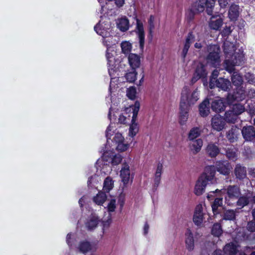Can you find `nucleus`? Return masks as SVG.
I'll use <instances>...</instances> for the list:
<instances>
[{"label": "nucleus", "mask_w": 255, "mask_h": 255, "mask_svg": "<svg viewBox=\"0 0 255 255\" xmlns=\"http://www.w3.org/2000/svg\"><path fill=\"white\" fill-rule=\"evenodd\" d=\"M122 52L125 54H129L132 49V44L129 41H123L121 44Z\"/></svg>", "instance_id": "40"}, {"label": "nucleus", "mask_w": 255, "mask_h": 255, "mask_svg": "<svg viewBox=\"0 0 255 255\" xmlns=\"http://www.w3.org/2000/svg\"><path fill=\"white\" fill-rule=\"evenodd\" d=\"M238 116L235 113L230 110L225 113V120L228 123H235L237 120Z\"/></svg>", "instance_id": "39"}, {"label": "nucleus", "mask_w": 255, "mask_h": 255, "mask_svg": "<svg viewBox=\"0 0 255 255\" xmlns=\"http://www.w3.org/2000/svg\"><path fill=\"white\" fill-rule=\"evenodd\" d=\"M180 109V123L183 125L187 120L188 118V111L189 107L186 106L185 108H182L181 105H179Z\"/></svg>", "instance_id": "32"}, {"label": "nucleus", "mask_w": 255, "mask_h": 255, "mask_svg": "<svg viewBox=\"0 0 255 255\" xmlns=\"http://www.w3.org/2000/svg\"><path fill=\"white\" fill-rule=\"evenodd\" d=\"M242 133L244 138L247 141H253L255 138V128L252 126L244 127Z\"/></svg>", "instance_id": "11"}, {"label": "nucleus", "mask_w": 255, "mask_h": 255, "mask_svg": "<svg viewBox=\"0 0 255 255\" xmlns=\"http://www.w3.org/2000/svg\"><path fill=\"white\" fill-rule=\"evenodd\" d=\"M241 93L239 94L237 92L236 95L234 96V98L237 101H242L246 97L245 92L244 90H240Z\"/></svg>", "instance_id": "52"}, {"label": "nucleus", "mask_w": 255, "mask_h": 255, "mask_svg": "<svg viewBox=\"0 0 255 255\" xmlns=\"http://www.w3.org/2000/svg\"><path fill=\"white\" fill-rule=\"evenodd\" d=\"M227 138L230 142H235L237 141V135L232 130L229 131L227 134Z\"/></svg>", "instance_id": "51"}, {"label": "nucleus", "mask_w": 255, "mask_h": 255, "mask_svg": "<svg viewBox=\"0 0 255 255\" xmlns=\"http://www.w3.org/2000/svg\"><path fill=\"white\" fill-rule=\"evenodd\" d=\"M107 196L106 192L104 191H100L93 198V201L98 205H103L104 202L106 201Z\"/></svg>", "instance_id": "30"}, {"label": "nucleus", "mask_w": 255, "mask_h": 255, "mask_svg": "<svg viewBox=\"0 0 255 255\" xmlns=\"http://www.w3.org/2000/svg\"><path fill=\"white\" fill-rule=\"evenodd\" d=\"M218 193L219 196H223L226 193L225 197V202L229 206H232L241 195L240 188L237 185H229L227 189H216L213 193Z\"/></svg>", "instance_id": "4"}, {"label": "nucleus", "mask_w": 255, "mask_h": 255, "mask_svg": "<svg viewBox=\"0 0 255 255\" xmlns=\"http://www.w3.org/2000/svg\"><path fill=\"white\" fill-rule=\"evenodd\" d=\"M161 180V176L158 175H155L154 179V185L153 187L155 189L158 187Z\"/></svg>", "instance_id": "64"}, {"label": "nucleus", "mask_w": 255, "mask_h": 255, "mask_svg": "<svg viewBox=\"0 0 255 255\" xmlns=\"http://www.w3.org/2000/svg\"><path fill=\"white\" fill-rule=\"evenodd\" d=\"M140 108V103L138 101H136L134 104L130 106L129 108L126 109L127 112H130L132 110V119L131 124L129 129V135L133 137L138 131V126L135 122L137 114Z\"/></svg>", "instance_id": "7"}, {"label": "nucleus", "mask_w": 255, "mask_h": 255, "mask_svg": "<svg viewBox=\"0 0 255 255\" xmlns=\"http://www.w3.org/2000/svg\"><path fill=\"white\" fill-rule=\"evenodd\" d=\"M225 120L220 115H215L211 119L212 128L216 131H221L225 128Z\"/></svg>", "instance_id": "9"}, {"label": "nucleus", "mask_w": 255, "mask_h": 255, "mask_svg": "<svg viewBox=\"0 0 255 255\" xmlns=\"http://www.w3.org/2000/svg\"><path fill=\"white\" fill-rule=\"evenodd\" d=\"M162 169H163L162 164L160 162H159L157 166L156 171L155 173V175L161 176L162 172Z\"/></svg>", "instance_id": "63"}, {"label": "nucleus", "mask_w": 255, "mask_h": 255, "mask_svg": "<svg viewBox=\"0 0 255 255\" xmlns=\"http://www.w3.org/2000/svg\"><path fill=\"white\" fill-rule=\"evenodd\" d=\"M236 50V46L233 43L228 41L224 42V51L226 55L224 64L226 70L230 73L233 72L234 66L242 64L245 59L243 50Z\"/></svg>", "instance_id": "1"}, {"label": "nucleus", "mask_w": 255, "mask_h": 255, "mask_svg": "<svg viewBox=\"0 0 255 255\" xmlns=\"http://www.w3.org/2000/svg\"><path fill=\"white\" fill-rule=\"evenodd\" d=\"M201 132V130L199 128H193L190 130L188 134V138L190 140H193L200 135Z\"/></svg>", "instance_id": "41"}, {"label": "nucleus", "mask_w": 255, "mask_h": 255, "mask_svg": "<svg viewBox=\"0 0 255 255\" xmlns=\"http://www.w3.org/2000/svg\"><path fill=\"white\" fill-rule=\"evenodd\" d=\"M223 233V230L221 224L219 223H215L211 229V234L216 237H219Z\"/></svg>", "instance_id": "35"}, {"label": "nucleus", "mask_w": 255, "mask_h": 255, "mask_svg": "<svg viewBox=\"0 0 255 255\" xmlns=\"http://www.w3.org/2000/svg\"><path fill=\"white\" fill-rule=\"evenodd\" d=\"M124 140V138L120 133H116L113 139V141L115 143H123Z\"/></svg>", "instance_id": "49"}, {"label": "nucleus", "mask_w": 255, "mask_h": 255, "mask_svg": "<svg viewBox=\"0 0 255 255\" xmlns=\"http://www.w3.org/2000/svg\"><path fill=\"white\" fill-rule=\"evenodd\" d=\"M223 206V197H216L215 198L211 205L213 213L214 215H218L220 213L219 207Z\"/></svg>", "instance_id": "28"}, {"label": "nucleus", "mask_w": 255, "mask_h": 255, "mask_svg": "<svg viewBox=\"0 0 255 255\" xmlns=\"http://www.w3.org/2000/svg\"><path fill=\"white\" fill-rule=\"evenodd\" d=\"M185 236L186 247L189 251H191L194 248V239L193 234L190 229H187Z\"/></svg>", "instance_id": "19"}, {"label": "nucleus", "mask_w": 255, "mask_h": 255, "mask_svg": "<svg viewBox=\"0 0 255 255\" xmlns=\"http://www.w3.org/2000/svg\"><path fill=\"white\" fill-rule=\"evenodd\" d=\"M136 95V90L135 87H131L127 89V96L131 100H133L135 98Z\"/></svg>", "instance_id": "45"}, {"label": "nucleus", "mask_w": 255, "mask_h": 255, "mask_svg": "<svg viewBox=\"0 0 255 255\" xmlns=\"http://www.w3.org/2000/svg\"><path fill=\"white\" fill-rule=\"evenodd\" d=\"M240 7L237 4H232L228 11V17L232 21H236L239 16Z\"/></svg>", "instance_id": "23"}, {"label": "nucleus", "mask_w": 255, "mask_h": 255, "mask_svg": "<svg viewBox=\"0 0 255 255\" xmlns=\"http://www.w3.org/2000/svg\"><path fill=\"white\" fill-rule=\"evenodd\" d=\"M101 222L98 216H91L85 223L86 227L88 231H93L97 227Z\"/></svg>", "instance_id": "24"}, {"label": "nucleus", "mask_w": 255, "mask_h": 255, "mask_svg": "<svg viewBox=\"0 0 255 255\" xmlns=\"http://www.w3.org/2000/svg\"><path fill=\"white\" fill-rule=\"evenodd\" d=\"M206 151L211 157H216L219 153V149L215 144H208Z\"/></svg>", "instance_id": "34"}, {"label": "nucleus", "mask_w": 255, "mask_h": 255, "mask_svg": "<svg viewBox=\"0 0 255 255\" xmlns=\"http://www.w3.org/2000/svg\"><path fill=\"white\" fill-rule=\"evenodd\" d=\"M207 75V72L205 70V66L202 63H199L197 66L195 72L191 81L194 83L200 78L205 77Z\"/></svg>", "instance_id": "17"}, {"label": "nucleus", "mask_w": 255, "mask_h": 255, "mask_svg": "<svg viewBox=\"0 0 255 255\" xmlns=\"http://www.w3.org/2000/svg\"><path fill=\"white\" fill-rule=\"evenodd\" d=\"M203 177L204 176H200L195 184L194 193L197 196H200L204 192L208 183L205 180L202 179Z\"/></svg>", "instance_id": "18"}, {"label": "nucleus", "mask_w": 255, "mask_h": 255, "mask_svg": "<svg viewBox=\"0 0 255 255\" xmlns=\"http://www.w3.org/2000/svg\"><path fill=\"white\" fill-rule=\"evenodd\" d=\"M203 220V216L194 214L193 221L195 225L199 226L201 225Z\"/></svg>", "instance_id": "47"}, {"label": "nucleus", "mask_w": 255, "mask_h": 255, "mask_svg": "<svg viewBox=\"0 0 255 255\" xmlns=\"http://www.w3.org/2000/svg\"><path fill=\"white\" fill-rule=\"evenodd\" d=\"M219 73V72L217 70H215L213 71L209 83V86L211 89L215 87V82L217 80L216 78H217Z\"/></svg>", "instance_id": "44"}, {"label": "nucleus", "mask_w": 255, "mask_h": 255, "mask_svg": "<svg viewBox=\"0 0 255 255\" xmlns=\"http://www.w3.org/2000/svg\"><path fill=\"white\" fill-rule=\"evenodd\" d=\"M225 104L223 99L217 98L212 101L211 103L212 109L216 112H221L225 109Z\"/></svg>", "instance_id": "21"}, {"label": "nucleus", "mask_w": 255, "mask_h": 255, "mask_svg": "<svg viewBox=\"0 0 255 255\" xmlns=\"http://www.w3.org/2000/svg\"><path fill=\"white\" fill-rule=\"evenodd\" d=\"M224 251L227 255H236L238 252L237 247L235 244L231 242L225 246Z\"/></svg>", "instance_id": "31"}, {"label": "nucleus", "mask_w": 255, "mask_h": 255, "mask_svg": "<svg viewBox=\"0 0 255 255\" xmlns=\"http://www.w3.org/2000/svg\"><path fill=\"white\" fill-rule=\"evenodd\" d=\"M223 23V19L219 15H212L209 22L210 29L214 30H219Z\"/></svg>", "instance_id": "13"}, {"label": "nucleus", "mask_w": 255, "mask_h": 255, "mask_svg": "<svg viewBox=\"0 0 255 255\" xmlns=\"http://www.w3.org/2000/svg\"><path fill=\"white\" fill-rule=\"evenodd\" d=\"M114 187V181L112 178L108 176L104 180L103 184V191L106 193H109Z\"/></svg>", "instance_id": "33"}, {"label": "nucleus", "mask_w": 255, "mask_h": 255, "mask_svg": "<svg viewBox=\"0 0 255 255\" xmlns=\"http://www.w3.org/2000/svg\"><path fill=\"white\" fill-rule=\"evenodd\" d=\"M103 155L105 157L108 156L112 159L111 163L113 165H117L121 163L123 160V157L119 154H114V152L108 151H104Z\"/></svg>", "instance_id": "22"}, {"label": "nucleus", "mask_w": 255, "mask_h": 255, "mask_svg": "<svg viewBox=\"0 0 255 255\" xmlns=\"http://www.w3.org/2000/svg\"><path fill=\"white\" fill-rule=\"evenodd\" d=\"M245 107L241 104L234 105L230 111L235 113L237 116L241 114L245 111Z\"/></svg>", "instance_id": "42"}, {"label": "nucleus", "mask_w": 255, "mask_h": 255, "mask_svg": "<svg viewBox=\"0 0 255 255\" xmlns=\"http://www.w3.org/2000/svg\"><path fill=\"white\" fill-rule=\"evenodd\" d=\"M215 0H197L191 5L193 10L197 12H203L205 9L209 15H212Z\"/></svg>", "instance_id": "6"}, {"label": "nucleus", "mask_w": 255, "mask_h": 255, "mask_svg": "<svg viewBox=\"0 0 255 255\" xmlns=\"http://www.w3.org/2000/svg\"><path fill=\"white\" fill-rule=\"evenodd\" d=\"M130 144H117L116 149L119 152L126 151L129 147Z\"/></svg>", "instance_id": "59"}, {"label": "nucleus", "mask_w": 255, "mask_h": 255, "mask_svg": "<svg viewBox=\"0 0 255 255\" xmlns=\"http://www.w3.org/2000/svg\"><path fill=\"white\" fill-rule=\"evenodd\" d=\"M194 214L204 216L202 205L199 204L196 206Z\"/></svg>", "instance_id": "61"}, {"label": "nucleus", "mask_w": 255, "mask_h": 255, "mask_svg": "<svg viewBox=\"0 0 255 255\" xmlns=\"http://www.w3.org/2000/svg\"><path fill=\"white\" fill-rule=\"evenodd\" d=\"M247 110L250 115H255V102L249 103Z\"/></svg>", "instance_id": "53"}, {"label": "nucleus", "mask_w": 255, "mask_h": 255, "mask_svg": "<svg viewBox=\"0 0 255 255\" xmlns=\"http://www.w3.org/2000/svg\"><path fill=\"white\" fill-rule=\"evenodd\" d=\"M203 144H192L190 146V149L193 151L194 154H196L199 152L201 149Z\"/></svg>", "instance_id": "57"}, {"label": "nucleus", "mask_w": 255, "mask_h": 255, "mask_svg": "<svg viewBox=\"0 0 255 255\" xmlns=\"http://www.w3.org/2000/svg\"><path fill=\"white\" fill-rule=\"evenodd\" d=\"M137 73L134 69H132V71L128 72L126 75V77L128 81L129 82H133L135 80Z\"/></svg>", "instance_id": "46"}, {"label": "nucleus", "mask_w": 255, "mask_h": 255, "mask_svg": "<svg viewBox=\"0 0 255 255\" xmlns=\"http://www.w3.org/2000/svg\"><path fill=\"white\" fill-rule=\"evenodd\" d=\"M195 12H197L193 10L192 7H191V9L189 10L186 13V18L189 20L192 19L194 17Z\"/></svg>", "instance_id": "60"}, {"label": "nucleus", "mask_w": 255, "mask_h": 255, "mask_svg": "<svg viewBox=\"0 0 255 255\" xmlns=\"http://www.w3.org/2000/svg\"><path fill=\"white\" fill-rule=\"evenodd\" d=\"M134 31L139 40L140 49H143L144 45L145 32L143 23L138 19H136V26Z\"/></svg>", "instance_id": "8"}, {"label": "nucleus", "mask_w": 255, "mask_h": 255, "mask_svg": "<svg viewBox=\"0 0 255 255\" xmlns=\"http://www.w3.org/2000/svg\"><path fill=\"white\" fill-rule=\"evenodd\" d=\"M199 111L202 117H207L210 113V102L208 99H205L199 106Z\"/></svg>", "instance_id": "20"}, {"label": "nucleus", "mask_w": 255, "mask_h": 255, "mask_svg": "<svg viewBox=\"0 0 255 255\" xmlns=\"http://www.w3.org/2000/svg\"><path fill=\"white\" fill-rule=\"evenodd\" d=\"M154 16L153 15H150L148 21L149 24V32L150 34H151L152 31L154 28Z\"/></svg>", "instance_id": "56"}, {"label": "nucleus", "mask_w": 255, "mask_h": 255, "mask_svg": "<svg viewBox=\"0 0 255 255\" xmlns=\"http://www.w3.org/2000/svg\"><path fill=\"white\" fill-rule=\"evenodd\" d=\"M207 50L208 54L206 57V61L208 64L214 67L219 66L221 63L220 48L216 44H211L207 46Z\"/></svg>", "instance_id": "5"}, {"label": "nucleus", "mask_w": 255, "mask_h": 255, "mask_svg": "<svg viewBox=\"0 0 255 255\" xmlns=\"http://www.w3.org/2000/svg\"><path fill=\"white\" fill-rule=\"evenodd\" d=\"M226 155L229 159L233 160L236 159L237 156L236 151L229 148L226 151Z\"/></svg>", "instance_id": "50"}, {"label": "nucleus", "mask_w": 255, "mask_h": 255, "mask_svg": "<svg viewBox=\"0 0 255 255\" xmlns=\"http://www.w3.org/2000/svg\"><path fill=\"white\" fill-rule=\"evenodd\" d=\"M117 25L121 31H126L129 27V20L126 17H122L117 19Z\"/></svg>", "instance_id": "26"}, {"label": "nucleus", "mask_w": 255, "mask_h": 255, "mask_svg": "<svg viewBox=\"0 0 255 255\" xmlns=\"http://www.w3.org/2000/svg\"><path fill=\"white\" fill-rule=\"evenodd\" d=\"M246 80L251 84H255V76L250 73H247L245 75Z\"/></svg>", "instance_id": "54"}, {"label": "nucleus", "mask_w": 255, "mask_h": 255, "mask_svg": "<svg viewBox=\"0 0 255 255\" xmlns=\"http://www.w3.org/2000/svg\"><path fill=\"white\" fill-rule=\"evenodd\" d=\"M235 203H236L237 205L241 208H243L249 204V198L246 196H240Z\"/></svg>", "instance_id": "38"}, {"label": "nucleus", "mask_w": 255, "mask_h": 255, "mask_svg": "<svg viewBox=\"0 0 255 255\" xmlns=\"http://www.w3.org/2000/svg\"><path fill=\"white\" fill-rule=\"evenodd\" d=\"M231 80L233 84L236 87L241 86L243 83L242 77L237 72H234Z\"/></svg>", "instance_id": "36"}, {"label": "nucleus", "mask_w": 255, "mask_h": 255, "mask_svg": "<svg viewBox=\"0 0 255 255\" xmlns=\"http://www.w3.org/2000/svg\"><path fill=\"white\" fill-rule=\"evenodd\" d=\"M110 26L108 23L103 25V23L101 24L100 22L94 27V29L97 34L104 38L110 35Z\"/></svg>", "instance_id": "14"}, {"label": "nucleus", "mask_w": 255, "mask_h": 255, "mask_svg": "<svg viewBox=\"0 0 255 255\" xmlns=\"http://www.w3.org/2000/svg\"><path fill=\"white\" fill-rule=\"evenodd\" d=\"M215 86L222 90L227 91L231 86V83L228 79L219 78L216 81Z\"/></svg>", "instance_id": "29"}, {"label": "nucleus", "mask_w": 255, "mask_h": 255, "mask_svg": "<svg viewBox=\"0 0 255 255\" xmlns=\"http://www.w3.org/2000/svg\"><path fill=\"white\" fill-rule=\"evenodd\" d=\"M193 42H195L194 45V47L200 50L204 48L206 45V41L203 38L202 34L197 28H194L193 30L188 34L186 37L181 55L182 58L184 59L186 57L189 48Z\"/></svg>", "instance_id": "2"}, {"label": "nucleus", "mask_w": 255, "mask_h": 255, "mask_svg": "<svg viewBox=\"0 0 255 255\" xmlns=\"http://www.w3.org/2000/svg\"><path fill=\"white\" fill-rule=\"evenodd\" d=\"M231 165L228 160L217 161L215 164L218 172L224 175H228L230 173Z\"/></svg>", "instance_id": "10"}, {"label": "nucleus", "mask_w": 255, "mask_h": 255, "mask_svg": "<svg viewBox=\"0 0 255 255\" xmlns=\"http://www.w3.org/2000/svg\"><path fill=\"white\" fill-rule=\"evenodd\" d=\"M247 230L251 232H255V221H251L248 223L247 226Z\"/></svg>", "instance_id": "58"}, {"label": "nucleus", "mask_w": 255, "mask_h": 255, "mask_svg": "<svg viewBox=\"0 0 255 255\" xmlns=\"http://www.w3.org/2000/svg\"><path fill=\"white\" fill-rule=\"evenodd\" d=\"M120 176L124 185H126L128 183L130 178L129 166L128 164L126 162L122 164V167L120 171Z\"/></svg>", "instance_id": "15"}, {"label": "nucleus", "mask_w": 255, "mask_h": 255, "mask_svg": "<svg viewBox=\"0 0 255 255\" xmlns=\"http://www.w3.org/2000/svg\"><path fill=\"white\" fill-rule=\"evenodd\" d=\"M200 92L197 88L191 90L185 86L181 91L180 104L182 108L190 107L195 104L199 99Z\"/></svg>", "instance_id": "3"}, {"label": "nucleus", "mask_w": 255, "mask_h": 255, "mask_svg": "<svg viewBox=\"0 0 255 255\" xmlns=\"http://www.w3.org/2000/svg\"><path fill=\"white\" fill-rule=\"evenodd\" d=\"M114 52L113 47H108L106 52V58L108 61V65H109V73L110 76L112 77L114 76V72H115V67L113 65V54L112 52Z\"/></svg>", "instance_id": "12"}, {"label": "nucleus", "mask_w": 255, "mask_h": 255, "mask_svg": "<svg viewBox=\"0 0 255 255\" xmlns=\"http://www.w3.org/2000/svg\"><path fill=\"white\" fill-rule=\"evenodd\" d=\"M234 173L237 179L243 180L247 176L246 168L240 164H237L235 167Z\"/></svg>", "instance_id": "27"}, {"label": "nucleus", "mask_w": 255, "mask_h": 255, "mask_svg": "<svg viewBox=\"0 0 255 255\" xmlns=\"http://www.w3.org/2000/svg\"><path fill=\"white\" fill-rule=\"evenodd\" d=\"M129 120V119H128V118L125 115H124L123 114H121L119 116V122L120 124H125L128 123V121Z\"/></svg>", "instance_id": "62"}, {"label": "nucleus", "mask_w": 255, "mask_h": 255, "mask_svg": "<svg viewBox=\"0 0 255 255\" xmlns=\"http://www.w3.org/2000/svg\"><path fill=\"white\" fill-rule=\"evenodd\" d=\"M128 60L130 67L132 69L138 68L140 65V58L139 55L130 53L129 54Z\"/></svg>", "instance_id": "25"}, {"label": "nucleus", "mask_w": 255, "mask_h": 255, "mask_svg": "<svg viewBox=\"0 0 255 255\" xmlns=\"http://www.w3.org/2000/svg\"><path fill=\"white\" fill-rule=\"evenodd\" d=\"M78 249L80 252L86 253L91 250L92 245L88 241H82L80 242Z\"/></svg>", "instance_id": "37"}, {"label": "nucleus", "mask_w": 255, "mask_h": 255, "mask_svg": "<svg viewBox=\"0 0 255 255\" xmlns=\"http://www.w3.org/2000/svg\"><path fill=\"white\" fill-rule=\"evenodd\" d=\"M116 200L115 199H112L109 203L107 208L109 212H113L115 211L116 205Z\"/></svg>", "instance_id": "48"}, {"label": "nucleus", "mask_w": 255, "mask_h": 255, "mask_svg": "<svg viewBox=\"0 0 255 255\" xmlns=\"http://www.w3.org/2000/svg\"><path fill=\"white\" fill-rule=\"evenodd\" d=\"M216 167L213 165L207 166L205 168L204 172L200 175L204 176L202 179L206 182L212 181L215 175Z\"/></svg>", "instance_id": "16"}, {"label": "nucleus", "mask_w": 255, "mask_h": 255, "mask_svg": "<svg viewBox=\"0 0 255 255\" xmlns=\"http://www.w3.org/2000/svg\"><path fill=\"white\" fill-rule=\"evenodd\" d=\"M112 37L110 36V35L108 36V37H105L103 38V43L106 45L107 48L108 47H112V45H113L112 41Z\"/></svg>", "instance_id": "55"}, {"label": "nucleus", "mask_w": 255, "mask_h": 255, "mask_svg": "<svg viewBox=\"0 0 255 255\" xmlns=\"http://www.w3.org/2000/svg\"><path fill=\"white\" fill-rule=\"evenodd\" d=\"M236 218V213L233 210H228L225 212L223 219L225 220H234Z\"/></svg>", "instance_id": "43"}]
</instances>
